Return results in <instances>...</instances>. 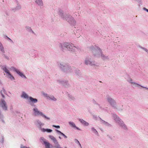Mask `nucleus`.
<instances>
[{"label":"nucleus","mask_w":148,"mask_h":148,"mask_svg":"<svg viewBox=\"0 0 148 148\" xmlns=\"http://www.w3.org/2000/svg\"><path fill=\"white\" fill-rule=\"evenodd\" d=\"M2 84V82L1 81V80L0 79V84Z\"/></svg>","instance_id":"nucleus-47"},{"label":"nucleus","mask_w":148,"mask_h":148,"mask_svg":"<svg viewBox=\"0 0 148 148\" xmlns=\"http://www.w3.org/2000/svg\"><path fill=\"white\" fill-rule=\"evenodd\" d=\"M67 148V147H65V148Z\"/></svg>","instance_id":"nucleus-48"},{"label":"nucleus","mask_w":148,"mask_h":148,"mask_svg":"<svg viewBox=\"0 0 148 148\" xmlns=\"http://www.w3.org/2000/svg\"><path fill=\"white\" fill-rule=\"evenodd\" d=\"M45 147V148H50V143L48 141L44 143Z\"/></svg>","instance_id":"nucleus-28"},{"label":"nucleus","mask_w":148,"mask_h":148,"mask_svg":"<svg viewBox=\"0 0 148 148\" xmlns=\"http://www.w3.org/2000/svg\"><path fill=\"white\" fill-rule=\"evenodd\" d=\"M3 116L0 112V119H2L3 118Z\"/></svg>","instance_id":"nucleus-44"},{"label":"nucleus","mask_w":148,"mask_h":148,"mask_svg":"<svg viewBox=\"0 0 148 148\" xmlns=\"http://www.w3.org/2000/svg\"><path fill=\"white\" fill-rule=\"evenodd\" d=\"M41 93L42 95L47 99H48L49 98V95L44 92H42Z\"/></svg>","instance_id":"nucleus-27"},{"label":"nucleus","mask_w":148,"mask_h":148,"mask_svg":"<svg viewBox=\"0 0 148 148\" xmlns=\"http://www.w3.org/2000/svg\"><path fill=\"white\" fill-rule=\"evenodd\" d=\"M61 135L63 136L65 138H67V137L66 135H65L63 133L62 134H61Z\"/></svg>","instance_id":"nucleus-41"},{"label":"nucleus","mask_w":148,"mask_h":148,"mask_svg":"<svg viewBox=\"0 0 148 148\" xmlns=\"http://www.w3.org/2000/svg\"><path fill=\"white\" fill-rule=\"evenodd\" d=\"M48 99L53 101H56V99L53 96H49V98Z\"/></svg>","instance_id":"nucleus-32"},{"label":"nucleus","mask_w":148,"mask_h":148,"mask_svg":"<svg viewBox=\"0 0 148 148\" xmlns=\"http://www.w3.org/2000/svg\"><path fill=\"white\" fill-rule=\"evenodd\" d=\"M0 93L3 98H5V95H6L7 93L4 88H2L0 90Z\"/></svg>","instance_id":"nucleus-13"},{"label":"nucleus","mask_w":148,"mask_h":148,"mask_svg":"<svg viewBox=\"0 0 148 148\" xmlns=\"http://www.w3.org/2000/svg\"><path fill=\"white\" fill-rule=\"evenodd\" d=\"M64 71L65 72H72L73 71L71 66L70 68L69 69L65 68Z\"/></svg>","instance_id":"nucleus-30"},{"label":"nucleus","mask_w":148,"mask_h":148,"mask_svg":"<svg viewBox=\"0 0 148 148\" xmlns=\"http://www.w3.org/2000/svg\"><path fill=\"white\" fill-rule=\"evenodd\" d=\"M107 100L113 107H115L116 105L115 101L110 97L107 96L106 97Z\"/></svg>","instance_id":"nucleus-10"},{"label":"nucleus","mask_w":148,"mask_h":148,"mask_svg":"<svg viewBox=\"0 0 148 148\" xmlns=\"http://www.w3.org/2000/svg\"><path fill=\"white\" fill-rule=\"evenodd\" d=\"M41 131L42 132H47V133H51L52 132L53 130L49 129L42 128H41Z\"/></svg>","instance_id":"nucleus-16"},{"label":"nucleus","mask_w":148,"mask_h":148,"mask_svg":"<svg viewBox=\"0 0 148 148\" xmlns=\"http://www.w3.org/2000/svg\"><path fill=\"white\" fill-rule=\"evenodd\" d=\"M10 69L13 70V71L15 72H16L18 70V69H16L15 67H14V66H11L10 68Z\"/></svg>","instance_id":"nucleus-33"},{"label":"nucleus","mask_w":148,"mask_h":148,"mask_svg":"<svg viewBox=\"0 0 148 148\" xmlns=\"http://www.w3.org/2000/svg\"><path fill=\"white\" fill-rule=\"evenodd\" d=\"M5 57L6 59H7V60L9 59V57L7 56H5Z\"/></svg>","instance_id":"nucleus-46"},{"label":"nucleus","mask_w":148,"mask_h":148,"mask_svg":"<svg viewBox=\"0 0 148 148\" xmlns=\"http://www.w3.org/2000/svg\"><path fill=\"white\" fill-rule=\"evenodd\" d=\"M40 140L44 143H45V142L47 141L43 137H41L40 138Z\"/></svg>","instance_id":"nucleus-37"},{"label":"nucleus","mask_w":148,"mask_h":148,"mask_svg":"<svg viewBox=\"0 0 148 148\" xmlns=\"http://www.w3.org/2000/svg\"><path fill=\"white\" fill-rule=\"evenodd\" d=\"M59 14L62 18L66 20L70 23L72 24L75 22L74 18L69 14H64L62 11H60L59 12Z\"/></svg>","instance_id":"nucleus-2"},{"label":"nucleus","mask_w":148,"mask_h":148,"mask_svg":"<svg viewBox=\"0 0 148 148\" xmlns=\"http://www.w3.org/2000/svg\"><path fill=\"white\" fill-rule=\"evenodd\" d=\"M60 66L63 70H64L65 68L69 69L70 68V66L63 62H61L60 63Z\"/></svg>","instance_id":"nucleus-12"},{"label":"nucleus","mask_w":148,"mask_h":148,"mask_svg":"<svg viewBox=\"0 0 148 148\" xmlns=\"http://www.w3.org/2000/svg\"><path fill=\"white\" fill-rule=\"evenodd\" d=\"M138 47L141 49H143L145 51L146 53L148 55V49L147 48L144 47L140 46H138Z\"/></svg>","instance_id":"nucleus-26"},{"label":"nucleus","mask_w":148,"mask_h":148,"mask_svg":"<svg viewBox=\"0 0 148 148\" xmlns=\"http://www.w3.org/2000/svg\"><path fill=\"white\" fill-rule=\"evenodd\" d=\"M48 137L51 140L53 141L55 144L58 142L56 138L53 136L50 135H49L48 136Z\"/></svg>","instance_id":"nucleus-14"},{"label":"nucleus","mask_w":148,"mask_h":148,"mask_svg":"<svg viewBox=\"0 0 148 148\" xmlns=\"http://www.w3.org/2000/svg\"><path fill=\"white\" fill-rule=\"evenodd\" d=\"M21 8V6L20 5H17L16 8V10H18L20 9Z\"/></svg>","instance_id":"nucleus-38"},{"label":"nucleus","mask_w":148,"mask_h":148,"mask_svg":"<svg viewBox=\"0 0 148 148\" xmlns=\"http://www.w3.org/2000/svg\"><path fill=\"white\" fill-rule=\"evenodd\" d=\"M60 47L62 50H64L65 47L68 50L72 53L75 52L78 49V47L74 46L73 44L67 42L60 44Z\"/></svg>","instance_id":"nucleus-1"},{"label":"nucleus","mask_w":148,"mask_h":148,"mask_svg":"<svg viewBox=\"0 0 148 148\" xmlns=\"http://www.w3.org/2000/svg\"><path fill=\"white\" fill-rule=\"evenodd\" d=\"M131 85L133 87H138L139 86H140L142 87L145 88L146 90H148V88L143 87V86H140L139 84L135 82H134L132 84H131Z\"/></svg>","instance_id":"nucleus-19"},{"label":"nucleus","mask_w":148,"mask_h":148,"mask_svg":"<svg viewBox=\"0 0 148 148\" xmlns=\"http://www.w3.org/2000/svg\"><path fill=\"white\" fill-rule=\"evenodd\" d=\"M55 131L56 133H57V134L58 135H59L58 138H59V139H61L62 138L60 136H62L61 134H62V132L58 130H56Z\"/></svg>","instance_id":"nucleus-25"},{"label":"nucleus","mask_w":148,"mask_h":148,"mask_svg":"<svg viewBox=\"0 0 148 148\" xmlns=\"http://www.w3.org/2000/svg\"><path fill=\"white\" fill-rule=\"evenodd\" d=\"M112 116V118L114 120L116 123L122 129L124 130L127 129V127L126 125L124 123V122L116 114H113Z\"/></svg>","instance_id":"nucleus-3"},{"label":"nucleus","mask_w":148,"mask_h":148,"mask_svg":"<svg viewBox=\"0 0 148 148\" xmlns=\"http://www.w3.org/2000/svg\"><path fill=\"white\" fill-rule=\"evenodd\" d=\"M21 148H29V147L28 148L26 146H25L23 145H21Z\"/></svg>","instance_id":"nucleus-45"},{"label":"nucleus","mask_w":148,"mask_h":148,"mask_svg":"<svg viewBox=\"0 0 148 148\" xmlns=\"http://www.w3.org/2000/svg\"><path fill=\"white\" fill-rule=\"evenodd\" d=\"M0 50L2 52H4V50L3 45L0 42Z\"/></svg>","instance_id":"nucleus-29"},{"label":"nucleus","mask_w":148,"mask_h":148,"mask_svg":"<svg viewBox=\"0 0 148 148\" xmlns=\"http://www.w3.org/2000/svg\"><path fill=\"white\" fill-rule=\"evenodd\" d=\"M61 135L63 136L65 138H67V137L66 135H65L63 133L62 134H61Z\"/></svg>","instance_id":"nucleus-42"},{"label":"nucleus","mask_w":148,"mask_h":148,"mask_svg":"<svg viewBox=\"0 0 148 148\" xmlns=\"http://www.w3.org/2000/svg\"><path fill=\"white\" fill-rule=\"evenodd\" d=\"M57 82L59 84L63 85L64 86H66V85L68 84V81L66 80H59L57 81Z\"/></svg>","instance_id":"nucleus-17"},{"label":"nucleus","mask_w":148,"mask_h":148,"mask_svg":"<svg viewBox=\"0 0 148 148\" xmlns=\"http://www.w3.org/2000/svg\"><path fill=\"white\" fill-rule=\"evenodd\" d=\"M21 97L23 99L28 100L30 97L29 96L27 93L25 91H23L22 92L21 95Z\"/></svg>","instance_id":"nucleus-11"},{"label":"nucleus","mask_w":148,"mask_h":148,"mask_svg":"<svg viewBox=\"0 0 148 148\" xmlns=\"http://www.w3.org/2000/svg\"><path fill=\"white\" fill-rule=\"evenodd\" d=\"M55 144V147L56 148H61L60 145L59 144L58 142Z\"/></svg>","instance_id":"nucleus-36"},{"label":"nucleus","mask_w":148,"mask_h":148,"mask_svg":"<svg viewBox=\"0 0 148 148\" xmlns=\"http://www.w3.org/2000/svg\"><path fill=\"white\" fill-rule=\"evenodd\" d=\"M33 114L35 116H41L47 120H50V118L42 112L39 110L36 107H34L33 109Z\"/></svg>","instance_id":"nucleus-4"},{"label":"nucleus","mask_w":148,"mask_h":148,"mask_svg":"<svg viewBox=\"0 0 148 148\" xmlns=\"http://www.w3.org/2000/svg\"><path fill=\"white\" fill-rule=\"evenodd\" d=\"M35 123L36 125L38 128H39L41 131V128H42V127L45 124L42 122L39 119H37L35 121Z\"/></svg>","instance_id":"nucleus-9"},{"label":"nucleus","mask_w":148,"mask_h":148,"mask_svg":"<svg viewBox=\"0 0 148 148\" xmlns=\"http://www.w3.org/2000/svg\"><path fill=\"white\" fill-rule=\"evenodd\" d=\"M2 69L5 73V74H4V75H6V77L8 79L12 81H13L15 79L14 76L11 74L9 70L6 66H3Z\"/></svg>","instance_id":"nucleus-6"},{"label":"nucleus","mask_w":148,"mask_h":148,"mask_svg":"<svg viewBox=\"0 0 148 148\" xmlns=\"http://www.w3.org/2000/svg\"><path fill=\"white\" fill-rule=\"evenodd\" d=\"M91 131L96 135L98 134V132L96 130L94 127H92L91 129Z\"/></svg>","instance_id":"nucleus-31"},{"label":"nucleus","mask_w":148,"mask_h":148,"mask_svg":"<svg viewBox=\"0 0 148 148\" xmlns=\"http://www.w3.org/2000/svg\"><path fill=\"white\" fill-rule=\"evenodd\" d=\"M0 105L3 110H7V106L5 101L4 100L1 99L0 101Z\"/></svg>","instance_id":"nucleus-8"},{"label":"nucleus","mask_w":148,"mask_h":148,"mask_svg":"<svg viewBox=\"0 0 148 148\" xmlns=\"http://www.w3.org/2000/svg\"><path fill=\"white\" fill-rule=\"evenodd\" d=\"M74 141L75 143L77 144L78 145L79 147H81V144H80L79 141L77 139H75L74 140Z\"/></svg>","instance_id":"nucleus-35"},{"label":"nucleus","mask_w":148,"mask_h":148,"mask_svg":"<svg viewBox=\"0 0 148 148\" xmlns=\"http://www.w3.org/2000/svg\"><path fill=\"white\" fill-rule=\"evenodd\" d=\"M79 121L82 123V124L85 126H87L89 124L88 122L84 121L82 119H79Z\"/></svg>","instance_id":"nucleus-24"},{"label":"nucleus","mask_w":148,"mask_h":148,"mask_svg":"<svg viewBox=\"0 0 148 148\" xmlns=\"http://www.w3.org/2000/svg\"><path fill=\"white\" fill-rule=\"evenodd\" d=\"M52 127H55L57 128H60V126L59 125H53Z\"/></svg>","instance_id":"nucleus-39"},{"label":"nucleus","mask_w":148,"mask_h":148,"mask_svg":"<svg viewBox=\"0 0 148 148\" xmlns=\"http://www.w3.org/2000/svg\"><path fill=\"white\" fill-rule=\"evenodd\" d=\"M16 73L22 78L24 79H26V77L24 74L19 70L18 69Z\"/></svg>","instance_id":"nucleus-15"},{"label":"nucleus","mask_w":148,"mask_h":148,"mask_svg":"<svg viewBox=\"0 0 148 148\" xmlns=\"http://www.w3.org/2000/svg\"><path fill=\"white\" fill-rule=\"evenodd\" d=\"M85 63L87 65H90L91 66L97 65V63L94 61H92L91 58H87L85 60Z\"/></svg>","instance_id":"nucleus-7"},{"label":"nucleus","mask_w":148,"mask_h":148,"mask_svg":"<svg viewBox=\"0 0 148 148\" xmlns=\"http://www.w3.org/2000/svg\"><path fill=\"white\" fill-rule=\"evenodd\" d=\"M128 82L130 83L131 84H132L134 82L133 79L131 78H129L127 80Z\"/></svg>","instance_id":"nucleus-34"},{"label":"nucleus","mask_w":148,"mask_h":148,"mask_svg":"<svg viewBox=\"0 0 148 148\" xmlns=\"http://www.w3.org/2000/svg\"><path fill=\"white\" fill-rule=\"evenodd\" d=\"M99 121L101 124L105 125V126H108L110 125L109 123L104 121L100 118H99Z\"/></svg>","instance_id":"nucleus-22"},{"label":"nucleus","mask_w":148,"mask_h":148,"mask_svg":"<svg viewBox=\"0 0 148 148\" xmlns=\"http://www.w3.org/2000/svg\"><path fill=\"white\" fill-rule=\"evenodd\" d=\"M69 124L72 127H73V128H75L79 130H81L78 127H76V125L75 123L71 121H70L69 122Z\"/></svg>","instance_id":"nucleus-21"},{"label":"nucleus","mask_w":148,"mask_h":148,"mask_svg":"<svg viewBox=\"0 0 148 148\" xmlns=\"http://www.w3.org/2000/svg\"><path fill=\"white\" fill-rule=\"evenodd\" d=\"M61 135L63 136L65 138H67V137L66 135H65L63 133L62 134H61Z\"/></svg>","instance_id":"nucleus-40"},{"label":"nucleus","mask_w":148,"mask_h":148,"mask_svg":"<svg viewBox=\"0 0 148 148\" xmlns=\"http://www.w3.org/2000/svg\"><path fill=\"white\" fill-rule=\"evenodd\" d=\"M143 10H144L146 11L148 13V9H147L145 8H143Z\"/></svg>","instance_id":"nucleus-43"},{"label":"nucleus","mask_w":148,"mask_h":148,"mask_svg":"<svg viewBox=\"0 0 148 148\" xmlns=\"http://www.w3.org/2000/svg\"><path fill=\"white\" fill-rule=\"evenodd\" d=\"M26 30L31 34H34V31L32 30L31 27L29 26H26L25 27Z\"/></svg>","instance_id":"nucleus-20"},{"label":"nucleus","mask_w":148,"mask_h":148,"mask_svg":"<svg viewBox=\"0 0 148 148\" xmlns=\"http://www.w3.org/2000/svg\"><path fill=\"white\" fill-rule=\"evenodd\" d=\"M36 3L38 5L42 6L43 5V3L42 0H35Z\"/></svg>","instance_id":"nucleus-23"},{"label":"nucleus","mask_w":148,"mask_h":148,"mask_svg":"<svg viewBox=\"0 0 148 148\" xmlns=\"http://www.w3.org/2000/svg\"><path fill=\"white\" fill-rule=\"evenodd\" d=\"M30 102L33 103H36L38 102V100L36 98H34L31 97H30L28 99Z\"/></svg>","instance_id":"nucleus-18"},{"label":"nucleus","mask_w":148,"mask_h":148,"mask_svg":"<svg viewBox=\"0 0 148 148\" xmlns=\"http://www.w3.org/2000/svg\"><path fill=\"white\" fill-rule=\"evenodd\" d=\"M93 53L95 55L101 57L104 60H108L109 58L108 56L104 55L102 53L101 50L99 48H97L96 49L94 50Z\"/></svg>","instance_id":"nucleus-5"}]
</instances>
